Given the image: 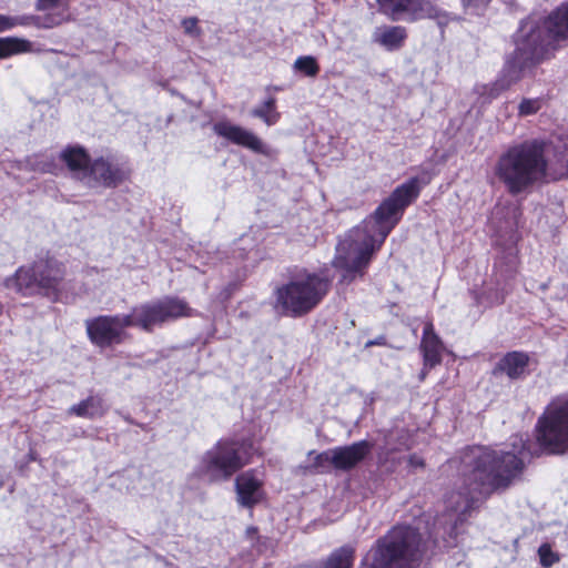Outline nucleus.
I'll use <instances>...</instances> for the list:
<instances>
[{"label":"nucleus","instance_id":"obj_1","mask_svg":"<svg viewBox=\"0 0 568 568\" xmlns=\"http://www.w3.org/2000/svg\"><path fill=\"white\" fill-rule=\"evenodd\" d=\"M538 450L531 449L529 438H519L517 453L486 446H468L462 454V477L467 493L490 496L507 490L520 479L524 458L540 455L559 456L568 453V393L554 396L534 427Z\"/></svg>","mask_w":568,"mask_h":568},{"label":"nucleus","instance_id":"obj_2","mask_svg":"<svg viewBox=\"0 0 568 568\" xmlns=\"http://www.w3.org/2000/svg\"><path fill=\"white\" fill-rule=\"evenodd\" d=\"M568 40V1L561 3L542 22L528 19L519 28L514 58L507 62L501 78L494 84L477 85V102L487 104L524 73L548 59L556 49L555 42Z\"/></svg>","mask_w":568,"mask_h":568},{"label":"nucleus","instance_id":"obj_3","mask_svg":"<svg viewBox=\"0 0 568 568\" xmlns=\"http://www.w3.org/2000/svg\"><path fill=\"white\" fill-rule=\"evenodd\" d=\"M194 315L189 303L178 296H165L132 307L129 314L98 315L85 321L88 339L104 349L124 343L129 338L125 328L138 327L152 333L155 326Z\"/></svg>","mask_w":568,"mask_h":568},{"label":"nucleus","instance_id":"obj_4","mask_svg":"<svg viewBox=\"0 0 568 568\" xmlns=\"http://www.w3.org/2000/svg\"><path fill=\"white\" fill-rule=\"evenodd\" d=\"M494 173L513 196L529 193L536 185L551 181L545 143L534 139L509 146L497 159Z\"/></svg>","mask_w":568,"mask_h":568},{"label":"nucleus","instance_id":"obj_5","mask_svg":"<svg viewBox=\"0 0 568 568\" xmlns=\"http://www.w3.org/2000/svg\"><path fill=\"white\" fill-rule=\"evenodd\" d=\"M422 189L423 183L418 176L397 185L349 235L378 252L403 219L406 209L419 197Z\"/></svg>","mask_w":568,"mask_h":568},{"label":"nucleus","instance_id":"obj_6","mask_svg":"<svg viewBox=\"0 0 568 568\" xmlns=\"http://www.w3.org/2000/svg\"><path fill=\"white\" fill-rule=\"evenodd\" d=\"M429 545L417 527L396 525L368 551V568H419Z\"/></svg>","mask_w":568,"mask_h":568},{"label":"nucleus","instance_id":"obj_7","mask_svg":"<svg viewBox=\"0 0 568 568\" xmlns=\"http://www.w3.org/2000/svg\"><path fill=\"white\" fill-rule=\"evenodd\" d=\"M253 448L251 437L221 438L201 456L194 475L209 484L226 483L252 462Z\"/></svg>","mask_w":568,"mask_h":568},{"label":"nucleus","instance_id":"obj_8","mask_svg":"<svg viewBox=\"0 0 568 568\" xmlns=\"http://www.w3.org/2000/svg\"><path fill=\"white\" fill-rule=\"evenodd\" d=\"M65 275L64 263L45 255L18 267L14 274L3 280L2 285L24 297L42 295L57 301L63 290Z\"/></svg>","mask_w":568,"mask_h":568},{"label":"nucleus","instance_id":"obj_9","mask_svg":"<svg viewBox=\"0 0 568 568\" xmlns=\"http://www.w3.org/2000/svg\"><path fill=\"white\" fill-rule=\"evenodd\" d=\"M331 286L332 278L327 274L304 268L298 276L275 290L276 305L287 316H305L322 303Z\"/></svg>","mask_w":568,"mask_h":568},{"label":"nucleus","instance_id":"obj_10","mask_svg":"<svg viewBox=\"0 0 568 568\" xmlns=\"http://www.w3.org/2000/svg\"><path fill=\"white\" fill-rule=\"evenodd\" d=\"M131 170L113 156H99L94 159L89 168L87 176L90 186H103L115 189L130 179Z\"/></svg>","mask_w":568,"mask_h":568},{"label":"nucleus","instance_id":"obj_11","mask_svg":"<svg viewBox=\"0 0 568 568\" xmlns=\"http://www.w3.org/2000/svg\"><path fill=\"white\" fill-rule=\"evenodd\" d=\"M349 247L355 252V257L348 261L347 257L339 256L335 262V266L342 271L341 283L344 284H351L357 277H363L376 253L372 245L367 246L351 235Z\"/></svg>","mask_w":568,"mask_h":568},{"label":"nucleus","instance_id":"obj_12","mask_svg":"<svg viewBox=\"0 0 568 568\" xmlns=\"http://www.w3.org/2000/svg\"><path fill=\"white\" fill-rule=\"evenodd\" d=\"M234 490L237 505L251 511L265 498L264 483L256 476L254 469H248L236 476Z\"/></svg>","mask_w":568,"mask_h":568},{"label":"nucleus","instance_id":"obj_13","mask_svg":"<svg viewBox=\"0 0 568 568\" xmlns=\"http://www.w3.org/2000/svg\"><path fill=\"white\" fill-rule=\"evenodd\" d=\"M213 132L234 145L245 148L257 154H266L265 145L257 135L231 121L215 122Z\"/></svg>","mask_w":568,"mask_h":568},{"label":"nucleus","instance_id":"obj_14","mask_svg":"<svg viewBox=\"0 0 568 568\" xmlns=\"http://www.w3.org/2000/svg\"><path fill=\"white\" fill-rule=\"evenodd\" d=\"M530 356L524 351H509L505 353L490 371L493 377H507L511 382L523 381L529 374Z\"/></svg>","mask_w":568,"mask_h":568},{"label":"nucleus","instance_id":"obj_15","mask_svg":"<svg viewBox=\"0 0 568 568\" xmlns=\"http://www.w3.org/2000/svg\"><path fill=\"white\" fill-rule=\"evenodd\" d=\"M374 444L362 439L351 445L337 446L332 448L333 468L343 471H349L361 464L372 452Z\"/></svg>","mask_w":568,"mask_h":568},{"label":"nucleus","instance_id":"obj_16","mask_svg":"<svg viewBox=\"0 0 568 568\" xmlns=\"http://www.w3.org/2000/svg\"><path fill=\"white\" fill-rule=\"evenodd\" d=\"M419 351L426 369L435 368L442 364L446 347L439 335L436 333L432 321H427L424 324Z\"/></svg>","mask_w":568,"mask_h":568},{"label":"nucleus","instance_id":"obj_17","mask_svg":"<svg viewBox=\"0 0 568 568\" xmlns=\"http://www.w3.org/2000/svg\"><path fill=\"white\" fill-rule=\"evenodd\" d=\"M407 13L413 19H434L439 26H445L456 19L439 8L436 0H412Z\"/></svg>","mask_w":568,"mask_h":568},{"label":"nucleus","instance_id":"obj_18","mask_svg":"<svg viewBox=\"0 0 568 568\" xmlns=\"http://www.w3.org/2000/svg\"><path fill=\"white\" fill-rule=\"evenodd\" d=\"M60 160L67 165L69 171L73 173L82 172L87 179L92 159L88 151L80 145L67 146L60 154Z\"/></svg>","mask_w":568,"mask_h":568},{"label":"nucleus","instance_id":"obj_19","mask_svg":"<svg viewBox=\"0 0 568 568\" xmlns=\"http://www.w3.org/2000/svg\"><path fill=\"white\" fill-rule=\"evenodd\" d=\"M108 412L104 399L100 395H90L68 408V415L80 418H101Z\"/></svg>","mask_w":568,"mask_h":568},{"label":"nucleus","instance_id":"obj_20","mask_svg":"<svg viewBox=\"0 0 568 568\" xmlns=\"http://www.w3.org/2000/svg\"><path fill=\"white\" fill-rule=\"evenodd\" d=\"M356 557L355 547L343 545L334 549L322 562V568H353Z\"/></svg>","mask_w":568,"mask_h":568},{"label":"nucleus","instance_id":"obj_21","mask_svg":"<svg viewBox=\"0 0 568 568\" xmlns=\"http://www.w3.org/2000/svg\"><path fill=\"white\" fill-rule=\"evenodd\" d=\"M406 37V30L400 26L385 27L375 32V40L388 50L399 48Z\"/></svg>","mask_w":568,"mask_h":568},{"label":"nucleus","instance_id":"obj_22","mask_svg":"<svg viewBox=\"0 0 568 568\" xmlns=\"http://www.w3.org/2000/svg\"><path fill=\"white\" fill-rule=\"evenodd\" d=\"M568 178V143L562 150H557L555 160L550 162V180L552 182Z\"/></svg>","mask_w":568,"mask_h":568},{"label":"nucleus","instance_id":"obj_23","mask_svg":"<svg viewBox=\"0 0 568 568\" xmlns=\"http://www.w3.org/2000/svg\"><path fill=\"white\" fill-rule=\"evenodd\" d=\"M333 453L332 448L325 452L318 453L313 458V462L305 467V470L310 474H327L333 468Z\"/></svg>","mask_w":568,"mask_h":568},{"label":"nucleus","instance_id":"obj_24","mask_svg":"<svg viewBox=\"0 0 568 568\" xmlns=\"http://www.w3.org/2000/svg\"><path fill=\"white\" fill-rule=\"evenodd\" d=\"M507 294L508 291H505L504 288H489L487 291H484L483 293H476L475 300L477 305H485L487 307H491L495 305L504 304Z\"/></svg>","mask_w":568,"mask_h":568},{"label":"nucleus","instance_id":"obj_25","mask_svg":"<svg viewBox=\"0 0 568 568\" xmlns=\"http://www.w3.org/2000/svg\"><path fill=\"white\" fill-rule=\"evenodd\" d=\"M29 50L30 43L26 40L17 38L0 39V58H7Z\"/></svg>","mask_w":568,"mask_h":568},{"label":"nucleus","instance_id":"obj_26","mask_svg":"<svg viewBox=\"0 0 568 568\" xmlns=\"http://www.w3.org/2000/svg\"><path fill=\"white\" fill-rule=\"evenodd\" d=\"M412 0H377L383 13L396 20L399 14L407 13Z\"/></svg>","mask_w":568,"mask_h":568},{"label":"nucleus","instance_id":"obj_27","mask_svg":"<svg viewBox=\"0 0 568 568\" xmlns=\"http://www.w3.org/2000/svg\"><path fill=\"white\" fill-rule=\"evenodd\" d=\"M295 72L302 73L306 77H316L320 72V65L316 59L312 55H303L295 60L293 64Z\"/></svg>","mask_w":568,"mask_h":568},{"label":"nucleus","instance_id":"obj_28","mask_svg":"<svg viewBox=\"0 0 568 568\" xmlns=\"http://www.w3.org/2000/svg\"><path fill=\"white\" fill-rule=\"evenodd\" d=\"M538 556L540 565L545 568H549L559 561L558 554L554 552L549 544H542L538 548Z\"/></svg>","mask_w":568,"mask_h":568},{"label":"nucleus","instance_id":"obj_29","mask_svg":"<svg viewBox=\"0 0 568 568\" xmlns=\"http://www.w3.org/2000/svg\"><path fill=\"white\" fill-rule=\"evenodd\" d=\"M463 9L467 14H481L489 4V0H460Z\"/></svg>","mask_w":568,"mask_h":568},{"label":"nucleus","instance_id":"obj_30","mask_svg":"<svg viewBox=\"0 0 568 568\" xmlns=\"http://www.w3.org/2000/svg\"><path fill=\"white\" fill-rule=\"evenodd\" d=\"M253 116L263 120L267 125L275 124L280 119L277 109H254Z\"/></svg>","mask_w":568,"mask_h":568},{"label":"nucleus","instance_id":"obj_31","mask_svg":"<svg viewBox=\"0 0 568 568\" xmlns=\"http://www.w3.org/2000/svg\"><path fill=\"white\" fill-rule=\"evenodd\" d=\"M199 20L194 17L185 18L182 21V27L184 29V32L192 37H200L201 36V29L197 26Z\"/></svg>","mask_w":568,"mask_h":568},{"label":"nucleus","instance_id":"obj_32","mask_svg":"<svg viewBox=\"0 0 568 568\" xmlns=\"http://www.w3.org/2000/svg\"><path fill=\"white\" fill-rule=\"evenodd\" d=\"M408 466L412 468H424L425 467V460L420 456L416 454H412L408 457Z\"/></svg>","mask_w":568,"mask_h":568},{"label":"nucleus","instance_id":"obj_33","mask_svg":"<svg viewBox=\"0 0 568 568\" xmlns=\"http://www.w3.org/2000/svg\"><path fill=\"white\" fill-rule=\"evenodd\" d=\"M68 18H69V14H59L57 18L55 17H50L49 18V22L47 23V26L48 27L58 26L61 22L68 20Z\"/></svg>","mask_w":568,"mask_h":568},{"label":"nucleus","instance_id":"obj_34","mask_svg":"<svg viewBox=\"0 0 568 568\" xmlns=\"http://www.w3.org/2000/svg\"><path fill=\"white\" fill-rule=\"evenodd\" d=\"M61 0H39V9H50L60 3Z\"/></svg>","mask_w":568,"mask_h":568},{"label":"nucleus","instance_id":"obj_35","mask_svg":"<svg viewBox=\"0 0 568 568\" xmlns=\"http://www.w3.org/2000/svg\"><path fill=\"white\" fill-rule=\"evenodd\" d=\"M14 23L11 21V19L7 18V17H3V16H0V31H3L6 29H9L13 26Z\"/></svg>","mask_w":568,"mask_h":568},{"label":"nucleus","instance_id":"obj_36","mask_svg":"<svg viewBox=\"0 0 568 568\" xmlns=\"http://www.w3.org/2000/svg\"><path fill=\"white\" fill-rule=\"evenodd\" d=\"M539 109H519V116H527L535 114Z\"/></svg>","mask_w":568,"mask_h":568},{"label":"nucleus","instance_id":"obj_37","mask_svg":"<svg viewBox=\"0 0 568 568\" xmlns=\"http://www.w3.org/2000/svg\"><path fill=\"white\" fill-rule=\"evenodd\" d=\"M432 369L433 368H427L426 369L425 365L423 364V368H422V371L419 373V381H424Z\"/></svg>","mask_w":568,"mask_h":568},{"label":"nucleus","instance_id":"obj_38","mask_svg":"<svg viewBox=\"0 0 568 568\" xmlns=\"http://www.w3.org/2000/svg\"><path fill=\"white\" fill-rule=\"evenodd\" d=\"M247 535L248 536H253V535H256L258 532V528L255 527V526H250L246 530Z\"/></svg>","mask_w":568,"mask_h":568},{"label":"nucleus","instance_id":"obj_39","mask_svg":"<svg viewBox=\"0 0 568 568\" xmlns=\"http://www.w3.org/2000/svg\"><path fill=\"white\" fill-rule=\"evenodd\" d=\"M275 103H276L275 99L268 98L267 100H265L264 106H273Z\"/></svg>","mask_w":568,"mask_h":568},{"label":"nucleus","instance_id":"obj_40","mask_svg":"<svg viewBox=\"0 0 568 568\" xmlns=\"http://www.w3.org/2000/svg\"><path fill=\"white\" fill-rule=\"evenodd\" d=\"M519 106H521V108L531 106V102H530V100H523L521 103L519 104Z\"/></svg>","mask_w":568,"mask_h":568},{"label":"nucleus","instance_id":"obj_41","mask_svg":"<svg viewBox=\"0 0 568 568\" xmlns=\"http://www.w3.org/2000/svg\"><path fill=\"white\" fill-rule=\"evenodd\" d=\"M381 343L368 342L367 345H379Z\"/></svg>","mask_w":568,"mask_h":568},{"label":"nucleus","instance_id":"obj_42","mask_svg":"<svg viewBox=\"0 0 568 568\" xmlns=\"http://www.w3.org/2000/svg\"><path fill=\"white\" fill-rule=\"evenodd\" d=\"M511 263H516V256H513L510 260Z\"/></svg>","mask_w":568,"mask_h":568}]
</instances>
